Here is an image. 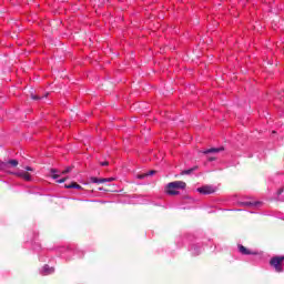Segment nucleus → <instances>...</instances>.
<instances>
[{"label": "nucleus", "mask_w": 284, "mask_h": 284, "mask_svg": "<svg viewBox=\"0 0 284 284\" xmlns=\"http://www.w3.org/2000/svg\"><path fill=\"white\" fill-rule=\"evenodd\" d=\"M270 265L277 272L278 274L284 272V255H276L270 260Z\"/></svg>", "instance_id": "nucleus-2"}, {"label": "nucleus", "mask_w": 284, "mask_h": 284, "mask_svg": "<svg viewBox=\"0 0 284 284\" xmlns=\"http://www.w3.org/2000/svg\"><path fill=\"white\" fill-rule=\"evenodd\" d=\"M41 274H42L43 276H48V275H50V274H54V267H50V265L45 264V265L42 267Z\"/></svg>", "instance_id": "nucleus-7"}, {"label": "nucleus", "mask_w": 284, "mask_h": 284, "mask_svg": "<svg viewBox=\"0 0 284 284\" xmlns=\"http://www.w3.org/2000/svg\"><path fill=\"white\" fill-rule=\"evenodd\" d=\"M102 181H104V183H112V181H114V178L102 179Z\"/></svg>", "instance_id": "nucleus-15"}, {"label": "nucleus", "mask_w": 284, "mask_h": 284, "mask_svg": "<svg viewBox=\"0 0 284 284\" xmlns=\"http://www.w3.org/2000/svg\"><path fill=\"white\" fill-rule=\"evenodd\" d=\"M223 150H224L223 148H211L205 151H202V154H214V153L223 152Z\"/></svg>", "instance_id": "nucleus-8"}, {"label": "nucleus", "mask_w": 284, "mask_h": 284, "mask_svg": "<svg viewBox=\"0 0 284 284\" xmlns=\"http://www.w3.org/2000/svg\"><path fill=\"white\" fill-rule=\"evenodd\" d=\"M58 173H59V171H57V169H51L52 179H54V180L59 179L61 175H59Z\"/></svg>", "instance_id": "nucleus-12"}, {"label": "nucleus", "mask_w": 284, "mask_h": 284, "mask_svg": "<svg viewBox=\"0 0 284 284\" xmlns=\"http://www.w3.org/2000/svg\"><path fill=\"white\" fill-rule=\"evenodd\" d=\"M91 183H105V180L99 178H91Z\"/></svg>", "instance_id": "nucleus-13"}, {"label": "nucleus", "mask_w": 284, "mask_h": 284, "mask_svg": "<svg viewBox=\"0 0 284 284\" xmlns=\"http://www.w3.org/2000/svg\"><path fill=\"white\" fill-rule=\"evenodd\" d=\"M69 172H72V168L70 166L62 171V174H68Z\"/></svg>", "instance_id": "nucleus-16"}, {"label": "nucleus", "mask_w": 284, "mask_h": 284, "mask_svg": "<svg viewBox=\"0 0 284 284\" xmlns=\"http://www.w3.org/2000/svg\"><path fill=\"white\" fill-rule=\"evenodd\" d=\"M68 181V178H62L60 180H57V183H65Z\"/></svg>", "instance_id": "nucleus-17"}, {"label": "nucleus", "mask_w": 284, "mask_h": 284, "mask_svg": "<svg viewBox=\"0 0 284 284\" xmlns=\"http://www.w3.org/2000/svg\"><path fill=\"white\" fill-rule=\"evenodd\" d=\"M239 252L243 254V256H254L256 255V252L250 251L247 247L243 246V244H240Z\"/></svg>", "instance_id": "nucleus-6"}, {"label": "nucleus", "mask_w": 284, "mask_h": 284, "mask_svg": "<svg viewBox=\"0 0 284 284\" xmlns=\"http://www.w3.org/2000/svg\"><path fill=\"white\" fill-rule=\"evenodd\" d=\"M32 99H33V101H39V99H41V97H39V95H32Z\"/></svg>", "instance_id": "nucleus-18"}, {"label": "nucleus", "mask_w": 284, "mask_h": 284, "mask_svg": "<svg viewBox=\"0 0 284 284\" xmlns=\"http://www.w3.org/2000/svg\"><path fill=\"white\" fill-rule=\"evenodd\" d=\"M19 165L18 160H9L8 162L0 161V170H8L9 168H17Z\"/></svg>", "instance_id": "nucleus-5"}, {"label": "nucleus", "mask_w": 284, "mask_h": 284, "mask_svg": "<svg viewBox=\"0 0 284 284\" xmlns=\"http://www.w3.org/2000/svg\"><path fill=\"white\" fill-rule=\"evenodd\" d=\"M197 169H199L197 166H194L192 169L182 171L181 174H182V176L185 175V174H191L192 172H194Z\"/></svg>", "instance_id": "nucleus-11"}, {"label": "nucleus", "mask_w": 284, "mask_h": 284, "mask_svg": "<svg viewBox=\"0 0 284 284\" xmlns=\"http://www.w3.org/2000/svg\"><path fill=\"white\" fill-rule=\"evenodd\" d=\"M153 174H156V171H149L145 174H138L136 179H145V176H152Z\"/></svg>", "instance_id": "nucleus-10"}, {"label": "nucleus", "mask_w": 284, "mask_h": 284, "mask_svg": "<svg viewBox=\"0 0 284 284\" xmlns=\"http://www.w3.org/2000/svg\"><path fill=\"white\" fill-rule=\"evenodd\" d=\"M215 159L214 158H209V161H214Z\"/></svg>", "instance_id": "nucleus-21"}, {"label": "nucleus", "mask_w": 284, "mask_h": 284, "mask_svg": "<svg viewBox=\"0 0 284 284\" xmlns=\"http://www.w3.org/2000/svg\"><path fill=\"white\" fill-rule=\"evenodd\" d=\"M101 165L102 166L110 165V162H108V161L101 162Z\"/></svg>", "instance_id": "nucleus-19"}, {"label": "nucleus", "mask_w": 284, "mask_h": 284, "mask_svg": "<svg viewBox=\"0 0 284 284\" xmlns=\"http://www.w3.org/2000/svg\"><path fill=\"white\" fill-rule=\"evenodd\" d=\"M24 170L26 171L9 172V174L18 176V179H22V181H32V174H30V172H34V169H32V166H26Z\"/></svg>", "instance_id": "nucleus-3"}, {"label": "nucleus", "mask_w": 284, "mask_h": 284, "mask_svg": "<svg viewBox=\"0 0 284 284\" xmlns=\"http://www.w3.org/2000/svg\"><path fill=\"white\" fill-rule=\"evenodd\" d=\"M242 205L246 207H251L252 205H257V203H252V202H243Z\"/></svg>", "instance_id": "nucleus-14"}, {"label": "nucleus", "mask_w": 284, "mask_h": 284, "mask_svg": "<svg viewBox=\"0 0 284 284\" xmlns=\"http://www.w3.org/2000/svg\"><path fill=\"white\" fill-rule=\"evenodd\" d=\"M186 185L187 184L183 181L170 182L166 185V194H169V196H176L180 194L179 190H185Z\"/></svg>", "instance_id": "nucleus-1"}, {"label": "nucleus", "mask_w": 284, "mask_h": 284, "mask_svg": "<svg viewBox=\"0 0 284 284\" xmlns=\"http://www.w3.org/2000/svg\"><path fill=\"white\" fill-rule=\"evenodd\" d=\"M64 187L67 190H83V186H81L80 184H78L77 182H72L70 184H65Z\"/></svg>", "instance_id": "nucleus-9"}, {"label": "nucleus", "mask_w": 284, "mask_h": 284, "mask_svg": "<svg viewBox=\"0 0 284 284\" xmlns=\"http://www.w3.org/2000/svg\"><path fill=\"white\" fill-rule=\"evenodd\" d=\"M197 192L200 194H204V195H207V194H214L216 192V186H212V185H204L202 187H199L197 189Z\"/></svg>", "instance_id": "nucleus-4"}, {"label": "nucleus", "mask_w": 284, "mask_h": 284, "mask_svg": "<svg viewBox=\"0 0 284 284\" xmlns=\"http://www.w3.org/2000/svg\"><path fill=\"white\" fill-rule=\"evenodd\" d=\"M277 194H283V189H280V190L277 191Z\"/></svg>", "instance_id": "nucleus-20"}]
</instances>
